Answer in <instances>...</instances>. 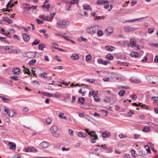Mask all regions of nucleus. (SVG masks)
I'll use <instances>...</instances> for the list:
<instances>
[{"instance_id": "c756f323", "label": "nucleus", "mask_w": 158, "mask_h": 158, "mask_svg": "<svg viewBox=\"0 0 158 158\" xmlns=\"http://www.w3.org/2000/svg\"><path fill=\"white\" fill-rule=\"evenodd\" d=\"M64 2L66 3V6H67V9L68 10H70V8H71V5H70V2H67V0H65L64 1Z\"/></svg>"}, {"instance_id": "9d476101", "label": "nucleus", "mask_w": 158, "mask_h": 158, "mask_svg": "<svg viewBox=\"0 0 158 158\" xmlns=\"http://www.w3.org/2000/svg\"><path fill=\"white\" fill-rule=\"evenodd\" d=\"M109 2L107 0H98L97 2V3L99 5H103L108 4Z\"/></svg>"}, {"instance_id": "58836bf2", "label": "nucleus", "mask_w": 158, "mask_h": 158, "mask_svg": "<svg viewBox=\"0 0 158 158\" xmlns=\"http://www.w3.org/2000/svg\"><path fill=\"white\" fill-rule=\"evenodd\" d=\"M103 34V32L101 30H99L97 31V35L98 37L102 36Z\"/></svg>"}, {"instance_id": "5701e85b", "label": "nucleus", "mask_w": 158, "mask_h": 158, "mask_svg": "<svg viewBox=\"0 0 158 158\" xmlns=\"http://www.w3.org/2000/svg\"><path fill=\"white\" fill-rule=\"evenodd\" d=\"M83 9L84 10H90L91 11L92 10V9H91L90 6L86 4H83Z\"/></svg>"}, {"instance_id": "c03bdc74", "label": "nucleus", "mask_w": 158, "mask_h": 158, "mask_svg": "<svg viewBox=\"0 0 158 158\" xmlns=\"http://www.w3.org/2000/svg\"><path fill=\"white\" fill-rule=\"evenodd\" d=\"M96 94V93L95 91H91L89 92V96L90 97L91 96L94 95H95Z\"/></svg>"}, {"instance_id": "3c124183", "label": "nucleus", "mask_w": 158, "mask_h": 158, "mask_svg": "<svg viewBox=\"0 0 158 158\" xmlns=\"http://www.w3.org/2000/svg\"><path fill=\"white\" fill-rule=\"evenodd\" d=\"M148 147V148H146V149L148 153H151V152L150 150V148H149V147L148 146V145H145L144 146V147L145 148H146V147Z\"/></svg>"}, {"instance_id": "4d7b16f0", "label": "nucleus", "mask_w": 158, "mask_h": 158, "mask_svg": "<svg viewBox=\"0 0 158 158\" xmlns=\"http://www.w3.org/2000/svg\"><path fill=\"white\" fill-rule=\"evenodd\" d=\"M70 148H65L63 147H62L61 148V150L63 151H68L69 150Z\"/></svg>"}, {"instance_id": "aec40b11", "label": "nucleus", "mask_w": 158, "mask_h": 158, "mask_svg": "<svg viewBox=\"0 0 158 158\" xmlns=\"http://www.w3.org/2000/svg\"><path fill=\"white\" fill-rule=\"evenodd\" d=\"M130 44V46L132 48L136 46V44L134 39H132L131 40Z\"/></svg>"}, {"instance_id": "de8ad7c7", "label": "nucleus", "mask_w": 158, "mask_h": 158, "mask_svg": "<svg viewBox=\"0 0 158 158\" xmlns=\"http://www.w3.org/2000/svg\"><path fill=\"white\" fill-rule=\"evenodd\" d=\"M64 114L63 113H60L59 115V117L62 119H66L67 118L66 116H63V115Z\"/></svg>"}, {"instance_id": "f8f14e48", "label": "nucleus", "mask_w": 158, "mask_h": 158, "mask_svg": "<svg viewBox=\"0 0 158 158\" xmlns=\"http://www.w3.org/2000/svg\"><path fill=\"white\" fill-rule=\"evenodd\" d=\"M9 144L10 145V148L11 150H15L16 149V145L14 142H10Z\"/></svg>"}, {"instance_id": "49530a36", "label": "nucleus", "mask_w": 158, "mask_h": 158, "mask_svg": "<svg viewBox=\"0 0 158 158\" xmlns=\"http://www.w3.org/2000/svg\"><path fill=\"white\" fill-rule=\"evenodd\" d=\"M71 98V96L70 94H67L66 95L64 96V99L65 100V101L66 102V99H70Z\"/></svg>"}, {"instance_id": "13d9d810", "label": "nucleus", "mask_w": 158, "mask_h": 158, "mask_svg": "<svg viewBox=\"0 0 158 158\" xmlns=\"http://www.w3.org/2000/svg\"><path fill=\"white\" fill-rule=\"evenodd\" d=\"M147 124L149 126L152 127L154 126L155 125L152 123L151 122H148L147 123Z\"/></svg>"}, {"instance_id": "393cba45", "label": "nucleus", "mask_w": 158, "mask_h": 158, "mask_svg": "<svg viewBox=\"0 0 158 158\" xmlns=\"http://www.w3.org/2000/svg\"><path fill=\"white\" fill-rule=\"evenodd\" d=\"M130 81L132 82L138 83L140 82V80L137 79H134L133 78H131Z\"/></svg>"}, {"instance_id": "6e6552de", "label": "nucleus", "mask_w": 158, "mask_h": 158, "mask_svg": "<svg viewBox=\"0 0 158 158\" xmlns=\"http://www.w3.org/2000/svg\"><path fill=\"white\" fill-rule=\"evenodd\" d=\"M14 5V3H13V2H12L11 0H10V1H9L7 5H6V9L4 8L3 9L2 11L3 12L7 11V9L9 7H13Z\"/></svg>"}, {"instance_id": "052dcab7", "label": "nucleus", "mask_w": 158, "mask_h": 158, "mask_svg": "<svg viewBox=\"0 0 158 158\" xmlns=\"http://www.w3.org/2000/svg\"><path fill=\"white\" fill-rule=\"evenodd\" d=\"M62 37H63L65 40H67L68 41L69 40V39L67 37H70V36H69V35H62Z\"/></svg>"}, {"instance_id": "9b49d317", "label": "nucleus", "mask_w": 158, "mask_h": 158, "mask_svg": "<svg viewBox=\"0 0 158 158\" xmlns=\"http://www.w3.org/2000/svg\"><path fill=\"white\" fill-rule=\"evenodd\" d=\"M147 17H143V18H139L137 19H132V20H126L124 22H123L124 23H125L126 22H133L135 21H137L138 22H140L141 21L142 19H143L145 18H146Z\"/></svg>"}, {"instance_id": "e2e57ef3", "label": "nucleus", "mask_w": 158, "mask_h": 158, "mask_svg": "<svg viewBox=\"0 0 158 158\" xmlns=\"http://www.w3.org/2000/svg\"><path fill=\"white\" fill-rule=\"evenodd\" d=\"M150 45L153 47H157L158 48V44L153 43L152 44H150Z\"/></svg>"}, {"instance_id": "09e8293b", "label": "nucleus", "mask_w": 158, "mask_h": 158, "mask_svg": "<svg viewBox=\"0 0 158 158\" xmlns=\"http://www.w3.org/2000/svg\"><path fill=\"white\" fill-rule=\"evenodd\" d=\"M119 137L121 139H122L124 138H127V136L125 135H124L123 134H119Z\"/></svg>"}, {"instance_id": "6ab92c4d", "label": "nucleus", "mask_w": 158, "mask_h": 158, "mask_svg": "<svg viewBox=\"0 0 158 158\" xmlns=\"http://www.w3.org/2000/svg\"><path fill=\"white\" fill-rule=\"evenodd\" d=\"M102 135L103 137L106 138L110 136V133L107 131H104L102 133Z\"/></svg>"}, {"instance_id": "a18cd8bd", "label": "nucleus", "mask_w": 158, "mask_h": 158, "mask_svg": "<svg viewBox=\"0 0 158 158\" xmlns=\"http://www.w3.org/2000/svg\"><path fill=\"white\" fill-rule=\"evenodd\" d=\"M46 121L48 125H50L52 123V120L51 118H48L46 119Z\"/></svg>"}, {"instance_id": "a878e982", "label": "nucleus", "mask_w": 158, "mask_h": 158, "mask_svg": "<svg viewBox=\"0 0 158 158\" xmlns=\"http://www.w3.org/2000/svg\"><path fill=\"white\" fill-rule=\"evenodd\" d=\"M130 55L132 57L135 58L138 57L139 56V54L137 52H131V53Z\"/></svg>"}, {"instance_id": "4c0bfd02", "label": "nucleus", "mask_w": 158, "mask_h": 158, "mask_svg": "<svg viewBox=\"0 0 158 158\" xmlns=\"http://www.w3.org/2000/svg\"><path fill=\"white\" fill-rule=\"evenodd\" d=\"M24 71H25V74H27L28 75H30L31 73L29 69H28L25 68L24 69Z\"/></svg>"}, {"instance_id": "72a5a7b5", "label": "nucleus", "mask_w": 158, "mask_h": 158, "mask_svg": "<svg viewBox=\"0 0 158 158\" xmlns=\"http://www.w3.org/2000/svg\"><path fill=\"white\" fill-rule=\"evenodd\" d=\"M10 79L11 80L14 81H18L19 79V78L18 77L16 76H12L10 77Z\"/></svg>"}, {"instance_id": "473e14b6", "label": "nucleus", "mask_w": 158, "mask_h": 158, "mask_svg": "<svg viewBox=\"0 0 158 158\" xmlns=\"http://www.w3.org/2000/svg\"><path fill=\"white\" fill-rule=\"evenodd\" d=\"M85 101V99L83 97H80L78 99V102L83 104Z\"/></svg>"}, {"instance_id": "ddd939ff", "label": "nucleus", "mask_w": 158, "mask_h": 158, "mask_svg": "<svg viewBox=\"0 0 158 158\" xmlns=\"http://www.w3.org/2000/svg\"><path fill=\"white\" fill-rule=\"evenodd\" d=\"M12 72L13 74L15 75H18L19 74L20 71L19 68H14L12 70Z\"/></svg>"}, {"instance_id": "cd10ccee", "label": "nucleus", "mask_w": 158, "mask_h": 158, "mask_svg": "<svg viewBox=\"0 0 158 158\" xmlns=\"http://www.w3.org/2000/svg\"><path fill=\"white\" fill-rule=\"evenodd\" d=\"M78 135L79 137L82 138H85L87 136V134L81 132H79L78 133Z\"/></svg>"}, {"instance_id": "6e6d98bb", "label": "nucleus", "mask_w": 158, "mask_h": 158, "mask_svg": "<svg viewBox=\"0 0 158 158\" xmlns=\"http://www.w3.org/2000/svg\"><path fill=\"white\" fill-rule=\"evenodd\" d=\"M50 19H53L54 16H55V13H52L50 12Z\"/></svg>"}, {"instance_id": "20e7f679", "label": "nucleus", "mask_w": 158, "mask_h": 158, "mask_svg": "<svg viewBox=\"0 0 158 158\" xmlns=\"http://www.w3.org/2000/svg\"><path fill=\"white\" fill-rule=\"evenodd\" d=\"M36 53L37 52L35 51V52L30 51L27 52H23L22 55L25 57L32 58L36 57Z\"/></svg>"}, {"instance_id": "0e129e2a", "label": "nucleus", "mask_w": 158, "mask_h": 158, "mask_svg": "<svg viewBox=\"0 0 158 158\" xmlns=\"http://www.w3.org/2000/svg\"><path fill=\"white\" fill-rule=\"evenodd\" d=\"M102 112L103 113V114L106 116L108 114L107 111L105 110H102Z\"/></svg>"}, {"instance_id": "864d4df0", "label": "nucleus", "mask_w": 158, "mask_h": 158, "mask_svg": "<svg viewBox=\"0 0 158 158\" xmlns=\"http://www.w3.org/2000/svg\"><path fill=\"white\" fill-rule=\"evenodd\" d=\"M47 75V73H42L41 74V77H43L44 78H47L48 77L47 76H45V75Z\"/></svg>"}, {"instance_id": "69168bd1", "label": "nucleus", "mask_w": 158, "mask_h": 158, "mask_svg": "<svg viewBox=\"0 0 158 158\" xmlns=\"http://www.w3.org/2000/svg\"><path fill=\"white\" fill-rule=\"evenodd\" d=\"M62 84H63L64 85L68 86L69 85V84L67 82H64V81H63L62 82L60 83Z\"/></svg>"}, {"instance_id": "4be33fe9", "label": "nucleus", "mask_w": 158, "mask_h": 158, "mask_svg": "<svg viewBox=\"0 0 158 158\" xmlns=\"http://www.w3.org/2000/svg\"><path fill=\"white\" fill-rule=\"evenodd\" d=\"M15 113V112L12 109H10L9 110L8 115L10 117H13Z\"/></svg>"}, {"instance_id": "f704fd0d", "label": "nucleus", "mask_w": 158, "mask_h": 158, "mask_svg": "<svg viewBox=\"0 0 158 158\" xmlns=\"http://www.w3.org/2000/svg\"><path fill=\"white\" fill-rule=\"evenodd\" d=\"M50 4L48 3L47 5H46V4H44V5L42 6V7L44 8H46L47 10H48L50 7Z\"/></svg>"}, {"instance_id": "c85d7f7f", "label": "nucleus", "mask_w": 158, "mask_h": 158, "mask_svg": "<svg viewBox=\"0 0 158 158\" xmlns=\"http://www.w3.org/2000/svg\"><path fill=\"white\" fill-rule=\"evenodd\" d=\"M38 47L40 50H43L44 48H46V45L43 44H39Z\"/></svg>"}, {"instance_id": "8fccbe9b", "label": "nucleus", "mask_w": 158, "mask_h": 158, "mask_svg": "<svg viewBox=\"0 0 158 158\" xmlns=\"http://www.w3.org/2000/svg\"><path fill=\"white\" fill-rule=\"evenodd\" d=\"M90 158H97V153L90 154Z\"/></svg>"}, {"instance_id": "7ed1b4c3", "label": "nucleus", "mask_w": 158, "mask_h": 158, "mask_svg": "<svg viewBox=\"0 0 158 158\" xmlns=\"http://www.w3.org/2000/svg\"><path fill=\"white\" fill-rule=\"evenodd\" d=\"M95 132L94 131H90L89 133V135H90V138L91 142L92 143H94L96 142L95 140L98 139V137L97 135L95 134Z\"/></svg>"}, {"instance_id": "e433bc0d", "label": "nucleus", "mask_w": 158, "mask_h": 158, "mask_svg": "<svg viewBox=\"0 0 158 158\" xmlns=\"http://www.w3.org/2000/svg\"><path fill=\"white\" fill-rule=\"evenodd\" d=\"M40 42V41L39 40H35L33 42H32L31 44V45L32 46L36 45L38 44Z\"/></svg>"}, {"instance_id": "dca6fc26", "label": "nucleus", "mask_w": 158, "mask_h": 158, "mask_svg": "<svg viewBox=\"0 0 158 158\" xmlns=\"http://www.w3.org/2000/svg\"><path fill=\"white\" fill-rule=\"evenodd\" d=\"M2 20L3 21L6 22L9 24L11 23H13L12 20L9 19L7 17H3L2 18Z\"/></svg>"}, {"instance_id": "412c9836", "label": "nucleus", "mask_w": 158, "mask_h": 158, "mask_svg": "<svg viewBox=\"0 0 158 158\" xmlns=\"http://www.w3.org/2000/svg\"><path fill=\"white\" fill-rule=\"evenodd\" d=\"M105 49L109 51H112L115 49V48L113 46L107 45L105 46Z\"/></svg>"}, {"instance_id": "423d86ee", "label": "nucleus", "mask_w": 158, "mask_h": 158, "mask_svg": "<svg viewBox=\"0 0 158 158\" xmlns=\"http://www.w3.org/2000/svg\"><path fill=\"white\" fill-rule=\"evenodd\" d=\"M58 130V128L56 126H53L50 129V131L53 136L56 137H58L59 136L58 133H57Z\"/></svg>"}, {"instance_id": "603ef678", "label": "nucleus", "mask_w": 158, "mask_h": 158, "mask_svg": "<svg viewBox=\"0 0 158 158\" xmlns=\"http://www.w3.org/2000/svg\"><path fill=\"white\" fill-rule=\"evenodd\" d=\"M117 87L118 88H123L125 89H129V86L118 85Z\"/></svg>"}, {"instance_id": "ea45409f", "label": "nucleus", "mask_w": 158, "mask_h": 158, "mask_svg": "<svg viewBox=\"0 0 158 158\" xmlns=\"http://www.w3.org/2000/svg\"><path fill=\"white\" fill-rule=\"evenodd\" d=\"M91 59V56L90 54L87 55L86 57V60L87 61H90Z\"/></svg>"}, {"instance_id": "680f3d73", "label": "nucleus", "mask_w": 158, "mask_h": 158, "mask_svg": "<svg viewBox=\"0 0 158 158\" xmlns=\"http://www.w3.org/2000/svg\"><path fill=\"white\" fill-rule=\"evenodd\" d=\"M94 99L95 102H98L100 100V98H98L97 97H94Z\"/></svg>"}, {"instance_id": "c9c22d12", "label": "nucleus", "mask_w": 158, "mask_h": 158, "mask_svg": "<svg viewBox=\"0 0 158 158\" xmlns=\"http://www.w3.org/2000/svg\"><path fill=\"white\" fill-rule=\"evenodd\" d=\"M31 8V7H30L29 5L28 4H26V6L24 8L25 10L24 11H29L30 10Z\"/></svg>"}, {"instance_id": "0eeeda50", "label": "nucleus", "mask_w": 158, "mask_h": 158, "mask_svg": "<svg viewBox=\"0 0 158 158\" xmlns=\"http://www.w3.org/2000/svg\"><path fill=\"white\" fill-rule=\"evenodd\" d=\"M51 145L50 144L46 141H43L40 144V146L44 148H46Z\"/></svg>"}, {"instance_id": "f3484780", "label": "nucleus", "mask_w": 158, "mask_h": 158, "mask_svg": "<svg viewBox=\"0 0 158 158\" xmlns=\"http://www.w3.org/2000/svg\"><path fill=\"white\" fill-rule=\"evenodd\" d=\"M21 52V51L19 49H13L11 51L9 52V53L10 54H12L13 53H15L16 54H19Z\"/></svg>"}, {"instance_id": "774afa93", "label": "nucleus", "mask_w": 158, "mask_h": 158, "mask_svg": "<svg viewBox=\"0 0 158 158\" xmlns=\"http://www.w3.org/2000/svg\"><path fill=\"white\" fill-rule=\"evenodd\" d=\"M154 31V28H149L148 29V32L149 33L152 34Z\"/></svg>"}, {"instance_id": "1a4fd4ad", "label": "nucleus", "mask_w": 158, "mask_h": 158, "mask_svg": "<svg viewBox=\"0 0 158 158\" xmlns=\"http://www.w3.org/2000/svg\"><path fill=\"white\" fill-rule=\"evenodd\" d=\"M136 28L133 27H125L124 28V30L126 32H131L136 30Z\"/></svg>"}, {"instance_id": "b1692460", "label": "nucleus", "mask_w": 158, "mask_h": 158, "mask_svg": "<svg viewBox=\"0 0 158 158\" xmlns=\"http://www.w3.org/2000/svg\"><path fill=\"white\" fill-rule=\"evenodd\" d=\"M0 98L2 99V100L5 102H8L10 101V99L7 98L3 96H0Z\"/></svg>"}, {"instance_id": "f03ea898", "label": "nucleus", "mask_w": 158, "mask_h": 158, "mask_svg": "<svg viewBox=\"0 0 158 158\" xmlns=\"http://www.w3.org/2000/svg\"><path fill=\"white\" fill-rule=\"evenodd\" d=\"M146 78L148 81L151 83L158 84V77L153 75H148L146 76Z\"/></svg>"}, {"instance_id": "2f4dec72", "label": "nucleus", "mask_w": 158, "mask_h": 158, "mask_svg": "<svg viewBox=\"0 0 158 158\" xmlns=\"http://www.w3.org/2000/svg\"><path fill=\"white\" fill-rule=\"evenodd\" d=\"M36 61L35 59H33L29 61L28 64L30 65H33L35 63Z\"/></svg>"}, {"instance_id": "bb28decb", "label": "nucleus", "mask_w": 158, "mask_h": 158, "mask_svg": "<svg viewBox=\"0 0 158 158\" xmlns=\"http://www.w3.org/2000/svg\"><path fill=\"white\" fill-rule=\"evenodd\" d=\"M150 130V129L149 127L145 126L143 127V131L145 132H149Z\"/></svg>"}, {"instance_id": "4468645a", "label": "nucleus", "mask_w": 158, "mask_h": 158, "mask_svg": "<svg viewBox=\"0 0 158 158\" xmlns=\"http://www.w3.org/2000/svg\"><path fill=\"white\" fill-rule=\"evenodd\" d=\"M97 62L99 64L106 65L109 61L107 60L104 61L102 60V59H100L97 60Z\"/></svg>"}, {"instance_id": "a19ab883", "label": "nucleus", "mask_w": 158, "mask_h": 158, "mask_svg": "<svg viewBox=\"0 0 158 158\" xmlns=\"http://www.w3.org/2000/svg\"><path fill=\"white\" fill-rule=\"evenodd\" d=\"M52 47L56 49H58V44L55 43H52Z\"/></svg>"}, {"instance_id": "2eb2a0df", "label": "nucleus", "mask_w": 158, "mask_h": 158, "mask_svg": "<svg viewBox=\"0 0 158 158\" xmlns=\"http://www.w3.org/2000/svg\"><path fill=\"white\" fill-rule=\"evenodd\" d=\"M23 36L24 41L27 42L29 41L30 37L26 33L23 34Z\"/></svg>"}, {"instance_id": "5fc2aeb1", "label": "nucleus", "mask_w": 158, "mask_h": 158, "mask_svg": "<svg viewBox=\"0 0 158 158\" xmlns=\"http://www.w3.org/2000/svg\"><path fill=\"white\" fill-rule=\"evenodd\" d=\"M151 99L152 101L154 100L155 101H156L158 100V97H152Z\"/></svg>"}, {"instance_id": "f257e3e1", "label": "nucleus", "mask_w": 158, "mask_h": 158, "mask_svg": "<svg viewBox=\"0 0 158 158\" xmlns=\"http://www.w3.org/2000/svg\"><path fill=\"white\" fill-rule=\"evenodd\" d=\"M69 24V21L66 20L59 21L56 23L57 27L60 28H65L68 26Z\"/></svg>"}, {"instance_id": "39448f33", "label": "nucleus", "mask_w": 158, "mask_h": 158, "mask_svg": "<svg viewBox=\"0 0 158 158\" xmlns=\"http://www.w3.org/2000/svg\"><path fill=\"white\" fill-rule=\"evenodd\" d=\"M98 27L99 26L98 25L94 26L87 28L86 29V31L88 33L93 34L96 32V31L99 29Z\"/></svg>"}, {"instance_id": "7c9ffc66", "label": "nucleus", "mask_w": 158, "mask_h": 158, "mask_svg": "<svg viewBox=\"0 0 158 158\" xmlns=\"http://www.w3.org/2000/svg\"><path fill=\"white\" fill-rule=\"evenodd\" d=\"M106 58L109 60H112L114 59V56L110 53L108 54L106 56Z\"/></svg>"}, {"instance_id": "a211bd4d", "label": "nucleus", "mask_w": 158, "mask_h": 158, "mask_svg": "<svg viewBox=\"0 0 158 158\" xmlns=\"http://www.w3.org/2000/svg\"><path fill=\"white\" fill-rule=\"evenodd\" d=\"M71 58L73 60H77L79 58V56L77 54H73L71 56Z\"/></svg>"}, {"instance_id": "79ce46f5", "label": "nucleus", "mask_w": 158, "mask_h": 158, "mask_svg": "<svg viewBox=\"0 0 158 158\" xmlns=\"http://www.w3.org/2000/svg\"><path fill=\"white\" fill-rule=\"evenodd\" d=\"M79 1V0H71L70 2L71 4H74L77 3Z\"/></svg>"}, {"instance_id": "37998d69", "label": "nucleus", "mask_w": 158, "mask_h": 158, "mask_svg": "<svg viewBox=\"0 0 158 158\" xmlns=\"http://www.w3.org/2000/svg\"><path fill=\"white\" fill-rule=\"evenodd\" d=\"M125 91L124 90H121L119 93L118 94L120 96H123L125 93Z\"/></svg>"}, {"instance_id": "bf43d9fd", "label": "nucleus", "mask_w": 158, "mask_h": 158, "mask_svg": "<svg viewBox=\"0 0 158 158\" xmlns=\"http://www.w3.org/2000/svg\"><path fill=\"white\" fill-rule=\"evenodd\" d=\"M36 20L37 23L38 24H42L43 23V21H40L39 19H36Z\"/></svg>"}, {"instance_id": "338daca9", "label": "nucleus", "mask_w": 158, "mask_h": 158, "mask_svg": "<svg viewBox=\"0 0 158 158\" xmlns=\"http://www.w3.org/2000/svg\"><path fill=\"white\" fill-rule=\"evenodd\" d=\"M39 31L40 33H43V34H44V33H46V30L45 29H43L40 30Z\"/></svg>"}]
</instances>
